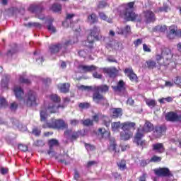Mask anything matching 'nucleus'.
<instances>
[{
    "instance_id": "f257e3e1",
    "label": "nucleus",
    "mask_w": 181,
    "mask_h": 181,
    "mask_svg": "<svg viewBox=\"0 0 181 181\" xmlns=\"http://www.w3.org/2000/svg\"><path fill=\"white\" fill-rule=\"evenodd\" d=\"M135 3L130 2L126 6V11L124 13V18L126 21H136L137 22H141L144 20L146 23H151V22H154L155 14L152 11L146 10L143 12L142 16H138L134 12V5Z\"/></svg>"
},
{
    "instance_id": "f03ea898",
    "label": "nucleus",
    "mask_w": 181,
    "mask_h": 181,
    "mask_svg": "<svg viewBox=\"0 0 181 181\" xmlns=\"http://www.w3.org/2000/svg\"><path fill=\"white\" fill-rule=\"evenodd\" d=\"M49 98L53 103L49 104L45 103L40 112V121L42 122H46L47 121L49 112L50 114H54V112H57L59 108H64L63 106H60L58 104V103H60V98L57 95L52 94L49 96Z\"/></svg>"
},
{
    "instance_id": "7ed1b4c3",
    "label": "nucleus",
    "mask_w": 181,
    "mask_h": 181,
    "mask_svg": "<svg viewBox=\"0 0 181 181\" xmlns=\"http://www.w3.org/2000/svg\"><path fill=\"white\" fill-rule=\"evenodd\" d=\"M13 91L17 100H18L21 103L25 104L27 107H33L35 105H37V94L36 92L30 90L23 99L25 92H23V89H22L21 86L16 85L13 89Z\"/></svg>"
},
{
    "instance_id": "20e7f679",
    "label": "nucleus",
    "mask_w": 181,
    "mask_h": 181,
    "mask_svg": "<svg viewBox=\"0 0 181 181\" xmlns=\"http://www.w3.org/2000/svg\"><path fill=\"white\" fill-rule=\"evenodd\" d=\"M77 42H78V38L77 37H75L71 40H66L64 42L52 45L49 47V52L51 54H56L57 53H59V52L64 53L69 45H74V43H77Z\"/></svg>"
},
{
    "instance_id": "39448f33",
    "label": "nucleus",
    "mask_w": 181,
    "mask_h": 181,
    "mask_svg": "<svg viewBox=\"0 0 181 181\" xmlns=\"http://www.w3.org/2000/svg\"><path fill=\"white\" fill-rule=\"evenodd\" d=\"M173 57V54H172V50L169 48L164 47L161 50V55L156 54V60L157 63L160 64V60L163 59L164 62L163 63V66H169L172 63V59Z\"/></svg>"
},
{
    "instance_id": "423d86ee",
    "label": "nucleus",
    "mask_w": 181,
    "mask_h": 181,
    "mask_svg": "<svg viewBox=\"0 0 181 181\" xmlns=\"http://www.w3.org/2000/svg\"><path fill=\"white\" fill-rule=\"evenodd\" d=\"M78 89L81 91H98V93H107L109 90V87L107 85H100L99 86H86L84 85L77 86Z\"/></svg>"
},
{
    "instance_id": "0eeeda50",
    "label": "nucleus",
    "mask_w": 181,
    "mask_h": 181,
    "mask_svg": "<svg viewBox=\"0 0 181 181\" xmlns=\"http://www.w3.org/2000/svg\"><path fill=\"white\" fill-rule=\"evenodd\" d=\"M43 128H66L67 125L64 120L52 119L51 122L44 124Z\"/></svg>"
},
{
    "instance_id": "6e6552de",
    "label": "nucleus",
    "mask_w": 181,
    "mask_h": 181,
    "mask_svg": "<svg viewBox=\"0 0 181 181\" xmlns=\"http://www.w3.org/2000/svg\"><path fill=\"white\" fill-rule=\"evenodd\" d=\"M142 138H144V133L141 132V129H138L134 137V142L142 148H146V146H148V142L145 140H142Z\"/></svg>"
},
{
    "instance_id": "1a4fd4ad",
    "label": "nucleus",
    "mask_w": 181,
    "mask_h": 181,
    "mask_svg": "<svg viewBox=\"0 0 181 181\" xmlns=\"http://www.w3.org/2000/svg\"><path fill=\"white\" fill-rule=\"evenodd\" d=\"M166 121H170L171 122H175L176 121L181 122V115H177L175 112H170L165 115Z\"/></svg>"
},
{
    "instance_id": "9d476101",
    "label": "nucleus",
    "mask_w": 181,
    "mask_h": 181,
    "mask_svg": "<svg viewBox=\"0 0 181 181\" xmlns=\"http://www.w3.org/2000/svg\"><path fill=\"white\" fill-rule=\"evenodd\" d=\"M136 125L135 122H126L121 124L122 131H127L128 132H132V129L135 131Z\"/></svg>"
},
{
    "instance_id": "9b49d317",
    "label": "nucleus",
    "mask_w": 181,
    "mask_h": 181,
    "mask_svg": "<svg viewBox=\"0 0 181 181\" xmlns=\"http://www.w3.org/2000/svg\"><path fill=\"white\" fill-rule=\"evenodd\" d=\"M48 145L49 146V150L47 151V153L49 156H54L56 155V152L53 151L54 146H57L59 145V141L55 139H52L49 140Z\"/></svg>"
},
{
    "instance_id": "f8f14e48",
    "label": "nucleus",
    "mask_w": 181,
    "mask_h": 181,
    "mask_svg": "<svg viewBox=\"0 0 181 181\" xmlns=\"http://www.w3.org/2000/svg\"><path fill=\"white\" fill-rule=\"evenodd\" d=\"M98 69V67H97V66H95L94 65H90V66L80 65L78 66V69L82 73H90L91 71H97Z\"/></svg>"
},
{
    "instance_id": "ddd939ff",
    "label": "nucleus",
    "mask_w": 181,
    "mask_h": 181,
    "mask_svg": "<svg viewBox=\"0 0 181 181\" xmlns=\"http://www.w3.org/2000/svg\"><path fill=\"white\" fill-rule=\"evenodd\" d=\"M78 132H73L71 129H67L64 132L65 138H67V139H71V141L77 139V138H78Z\"/></svg>"
},
{
    "instance_id": "4468645a",
    "label": "nucleus",
    "mask_w": 181,
    "mask_h": 181,
    "mask_svg": "<svg viewBox=\"0 0 181 181\" xmlns=\"http://www.w3.org/2000/svg\"><path fill=\"white\" fill-rule=\"evenodd\" d=\"M124 73L126 76L129 77L131 81H136V80H138V76H136V74L134 73L132 68H126L124 69Z\"/></svg>"
},
{
    "instance_id": "2eb2a0df",
    "label": "nucleus",
    "mask_w": 181,
    "mask_h": 181,
    "mask_svg": "<svg viewBox=\"0 0 181 181\" xmlns=\"http://www.w3.org/2000/svg\"><path fill=\"white\" fill-rule=\"evenodd\" d=\"M139 129H141V134L144 135V134L153 131V124L149 122H146L143 128L139 127Z\"/></svg>"
},
{
    "instance_id": "dca6fc26",
    "label": "nucleus",
    "mask_w": 181,
    "mask_h": 181,
    "mask_svg": "<svg viewBox=\"0 0 181 181\" xmlns=\"http://www.w3.org/2000/svg\"><path fill=\"white\" fill-rule=\"evenodd\" d=\"M154 172L157 176L168 177L171 175L170 170L168 168H158L155 170Z\"/></svg>"
},
{
    "instance_id": "f3484780",
    "label": "nucleus",
    "mask_w": 181,
    "mask_h": 181,
    "mask_svg": "<svg viewBox=\"0 0 181 181\" xmlns=\"http://www.w3.org/2000/svg\"><path fill=\"white\" fill-rule=\"evenodd\" d=\"M93 100L96 104H100L102 101L107 103V100L98 91H95L93 95Z\"/></svg>"
},
{
    "instance_id": "a211bd4d",
    "label": "nucleus",
    "mask_w": 181,
    "mask_h": 181,
    "mask_svg": "<svg viewBox=\"0 0 181 181\" xmlns=\"http://www.w3.org/2000/svg\"><path fill=\"white\" fill-rule=\"evenodd\" d=\"M175 36H179V32L177 30V27L175 25H171L170 27V32L168 34V39H175Z\"/></svg>"
},
{
    "instance_id": "6ab92c4d",
    "label": "nucleus",
    "mask_w": 181,
    "mask_h": 181,
    "mask_svg": "<svg viewBox=\"0 0 181 181\" xmlns=\"http://www.w3.org/2000/svg\"><path fill=\"white\" fill-rule=\"evenodd\" d=\"M165 132H166V127L165 126L158 127L156 128L153 135L156 138H160L162 135L165 134Z\"/></svg>"
},
{
    "instance_id": "aec40b11",
    "label": "nucleus",
    "mask_w": 181,
    "mask_h": 181,
    "mask_svg": "<svg viewBox=\"0 0 181 181\" xmlns=\"http://www.w3.org/2000/svg\"><path fill=\"white\" fill-rule=\"evenodd\" d=\"M55 159H58L59 162H62V163H65V165H69L71 161V158L69 157L68 154H64L63 156H54Z\"/></svg>"
},
{
    "instance_id": "412c9836",
    "label": "nucleus",
    "mask_w": 181,
    "mask_h": 181,
    "mask_svg": "<svg viewBox=\"0 0 181 181\" xmlns=\"http://www.w3.org/2000/svg\"><path fill=\"white\" fill-rule=\"evenodd\" d=\"M110 114L112 118H119L122 117V108H112L110 110Z\"/></svg>"
},
{
    "instance_id": "4be33fe9",
    "label": "nucleus",
    "mask_w": 181,
    "mask_h": 181,
    "mask_svg": "<svg viewBox=\"0 0 181 181\" xmlns=\"http://www.w3.org/2000/svg\"><path fill=\"white\" fill-rule=\"evenodd\" d=\"M153 150L157 153H163L165 152V147L162 143H156L153 144Z\"/></svg>"
},
{
    "instance_id": "5701e85b",
    "label": "nucleus",
    "mask_w": 181,
    "mask_h": 181,
    "mask_svg": "<svg viewBox=\"0 0 181 181\" xmlns=\"http://www.w3.org/2000/svg\"><path fill=\"white\" fill-rule=\"evenodd\" d=\"M9 78H11V76L9 75H4L2 77L1 81V86L2 90H8V83H9Z\"/></svg>"
},
{
    "instance_id": "b1692460",
    "label": "nucleus",
    "mask_w": 181,
    "mask_h": 181,
    "mask_svg": "<svg viewBox=\"0 0 181 181\" xmlns=\"http://www.w3.org/2000/svg\"><path fill=\"white\" fill-rule=\"evenodd\" d=\"M100 32H101V30L100 27L97 26L93 27V28L90 30V34L95 37V40H100Z\"/></svg>"
},
{
    "instance_id": "393cba45",
    "label": "nucleus",
    "mask_w": 181,
    "mask_h": 181,
    "mask_svg": "<svg viewBox=\"0 0 181 181\" xmlns=\"http://www.w3.org/2000/svg\"><path fill=\"white\" fill-rule=\"evenodd\" d=\"M134 133L132 132L123 131L120 133V138L123 141H128V139L132 138Z\"/></svg>"
},
{
    "instance_id": "a878e982",
    "label": "nucleus",
    "mask_w": 181,
    "mask_h": 181,
    "mask_svg": "<svg viewBox=\"0 0 181 181\" xmlns=\"http://www.w3.org/2000/svg\"><path fill=\"white\" fill-rule=\"evenodd\" d=\"M58 89L61 93H69V90H70V83H59L58 85Z\"/></svg>"
},
{
    "instance_id": "bb28decb",
    "label": "nucleus",
    "mask_w": 181,
    "mask_h": 181,
    "mask_svg": "<svg viewBox=\"0 0 181 181\" xmlns=\"http://www.w3.org/2000/svg\"><path fill=\"white\" fill-rule=\"evenodd\" d=\"M115 91H124L125 90V83L121 80L117 83V86H112Z\"/></svg>"
},
{
    "instance_id": "cd10ccee",
    "label": "nucleus",
    "mask_w": 181,
    "mask_h": 181,
    "mask_svg": "<svg viewBox=\"0 0 181 181\" xmlns=\"http://www.w3.org/2000/svg\"><path fill=\"white\" fill-rule=\"evenodd\" d=\"M26 77V73H23L21 75H19L18 78H17L18 83H23L25 84H30V81Z\"/></svg>"
},
{
    "instance_id": "c85d7f7f",
    "label": "nucleus",
    "mask_w": 181,
    "mask_h": 181,
    "mask_svg": "<svg viewBox=\"0 0 181 181\" xmlns=\"http://www.w3.org/2000/svg\"><path fill=\"white\" fill-rule=\"evenodd\" d=\"M116 32L118 33V35H127V33H130L131 27L129 25H127L123 29L117 28Z\"/></svg>"
},
{
    "instance_id": "c756f323",
    "label": "nucleus",
    "mask_w": 181,
    "mask_h": 181,
    "mask_svg": "<svg viewBox=\"0 0 181 181\" xmlns=\"http://www.w3.org/2000/svg\"><path fill=\"white\" fill-rule=\"evenodd\" d=\"M106 71L110 77H115L118 74V69L115 67L109 68Z\"/></svg>"
},
{
    "instance_id": "7c9ffc66",
    "label": "nucleus",
    "mask_w": 181,
    "mask_h": 181,
    "mask_svg": "<svg viewBox=\"0 0 181 181\" xmlns=\"http://www.w3.org/2000/svg\"><path fill=\"white\" fill-rule=\"evenodd\" d=\"M112 131L113 132H118L119 131V128H122L121 122H115L111 124Z\"/></svg>"
},
{
    "instance_id": "2f4dec72",
    "label": "nucleus",
    "mask_w": 181,
    "mask_h": 181,
    "mask_svg": "<svg viewBox=\"0 0 181 181\" xmlns=\"http://www.w3.org/2000/svg\"><path fill=\"white\" fill-rule=\"evenodd\" d=\"M98 131L102 136V138H110V133L109 131H107L105 129L103 128H100Z\"/></svg>"
},
{
    "instance_id": "473e14b6",
    "label": "nucleus",
    "mask_w": 181,
    "mask_h": 181,
    "mask_svg": "<svg viewBox=\"0 0 181 181\" xmlns=\"http://www.w3.org/2000/svg\"><path fill=\"white\" fill-rule=\"evenodd\" d=\"M88 22L89 23H95L98 22V17L95 13H92L88 17Z\"/></svg>"
},
{
    "instance_id": "72a5a7b5",
    "label": "nucleus",
    "mask_w": 181,
    "mask_h": 181,
    "mask_svg": "<svg viewBox=\"0 0 181 181\" xmlns=\"http://www.w3.org/2000/svg\"><path fill=\"white\" fill-rule=\"evenodd\" d=\"M94 40H95V37L93 36V35H89L87 39V46L88 47H93V43H94Z\"/></svg>"
},
{
    "instance_id": "f704fd0d",
    "label": "nucleus",
    "mask_w": 181,
    "mask_h": 181,
    "mask_svg": "<svg viewBox=\"0 0 181 181\" xmlns=\"http://www.w3.org/2000/svg\"><path fill=\"white\" fill-rule=\"evenodd\" d=\"M99 18L103 21H106V22H108L109 23H111L112 22V19L108 18L105 13L103 12L99 13Z\"/></svg>"
},
{
    "instance_id": "c9c22d12",
    "label": "nucleus",
    "mask_w": 181,
    "mask_h": 181,
    "mask_svg": "<svg viewBox=\"0 0 181 181\" xmlns=\"http://www.w3.org/2000/svg\"><path fill=\"white\" fill-rule=\"evenodd\" d=\"M146 64L148 69H155V67H157L156 62L152 59H149L148 61H146Z\"/></svg>"
},
{
    "instance_id": "e433bc0d",
    "label": "nucleus",
    "mask_w": 181,
    "mask_h": 181,
    "mask_svg": "<svg viewBox=\"0 0 181 181\" xmlns=\"http://www.w3.org/2000/svg\"><path fill=\"white\" fill-rule=\"evenodd\" d=\"M146 103L150 108H153V107H155V105H156V101H155V100H152V99L146 100Z\"/></svg>"
},
{
    "instance_id": "4c0bfd02",
    "label": "nucleus",
    "mask_w": 181,
    "mask_h": 181,
    "mask_svg": "<svg viewBox=\"0 0 181 181\" xmlns=\"http://www.w3.org/2000/svg\"><path fill=\"white\" fill-rule=\"evenodd\" d=\"M27 26H29V28H36L37 29H40V28H42V24L39 23H28Z\"/></svg>"
},
{
    "instance_id": "58836bf2",
    "label": "nucleus",
    "mask_w": 181,
    "mask_h": 181,
    "mask_svg": "<svg viewBox=\"0 0 181 181\" xmlns=\"http://www.w3.org/2000/svg\"><path fill=\"white\" fill-rule=\"evenodd\" d=\"M52 9L54 12H60V11H62V5L54 4H53Z\"/></svg>"
},
{
    "instance_id": "ea45409f",
    "label": "nucleus",
    "mask_w": 181,
    "mask_h": 181,
    "mask_svg": "<svg viewBox=\"0 0 181 181\" xmlns=\"http://www.w3.org/2000/svg\"><path fill=\"white\" fill-rule=\"evenodd\" d=\"M117 165H118L119 169H121V170H124V169H125V168H127V164L125 163V160H122L121 161L117 163Z\"/></svg>"
},
{
    "instance_id": "a19ab883",
    "label": "nucleus",
    "mask_w": 181,
    "mask_h": 181,
    "mask_svg": "<svg viewBox=\"0 0 181 181\" xmlns=\"http://www.w3.org/2000/svg\"><path fill=\"white\" fill-rule=\"evenodd\" d=\"M117 144H115V139H112V141L110 144V146L109 147L110 151H114L115 152H117Z\"/></svg>"
},
{
    "instance_id": "79ce46f5",
    "label": "nucleus",
    "mask_w": 181,
    "mask_h": 181,
    "mask_svg": "<svg viewBox=\"0 0 181 181\" xmlns=\"http://www.w3.org/2000/svg\"><path fill=\"white\" fill-rule=\"evenodd\" d=\"M154 29L157 32H165L166 30V25H158Z\"/></svg>"
},
{
    "instance_id": "37998d69",
    "label": "nucleus",
    "mask_w": 181,
    "mask_h": 181,
    "mask_svg": "<svg viewBox=\"0 0 181 181\" xmlns=\"http://www.w3.org/2000/svg\"><path fill=\"white\" fill-rule=\"evenodd\" d=\"M110 46L112 49H114L115 50H118V49H119V42H113L110 44Z\"/></svg>"
},
{
    "instance_id": "c03bdc74",
    "label": "nucleus",
    "mask_w": 181,
    "mask_h": 181,
    "mask_svg": "<svg viewBox=\"0 0 181 181\" xmlns=\"http://www.w3.org/2000/svg\"><path fill=\"white\" fill-rule=\"evenodd\" d=\"M174 84L177 86H181V78L180 76H177L173 79Z\"/></svg>"
},
{
    "instance_id": "a18cd8bd",
    "label": "nucleus",
    "mask_w": 181,
    "mask_h": 181,
    "mask_svg": "<svg viewBox=\"0 0 181 181\" xmlns=\"http://www.w3.org/2000/svg\"><path fill=\"white\" fill-rule=\"evenodd\" d=\"M18 149L20 151H22L23 152H26V151H28V146L23 145V144H19Z\"/></svg>"
},
{
    "instance_id": "49530a36",
    "label": "nucleus",
    "mask_w": 181,
    "mask_h": 181,
    "mask_svg": "<svg viewBox=\"0 0 181 181\" xmlns=\"http://www.w3.org/2000/svg\"><path fill=\"white\" fill-rule=\"evenodd\" d=\"M47 29L52 33H56V28H54V26H53V24H49L47 26Z\"/></svg>"
},
{
    "instance_id": "de8ad7c7",
    "label": "nucleus",
    "mask_w": 181,
    "mask_h": 181,
    "mask_svg": "<svg viewBox=\"0 0 181 181\" xmlns=\"http://www.w3.org/2000/svg\"><path fill=\"white\" fill-rule=\"evenodd\" d=\"M107 2L105 1H100L98 5V8H99V9H103V8H105V6H107Z\"/></svg>"
},
{
    "instance_id": "09e8293b",
    "label": "nucleus",
    "mask_w": 181,
    "mask_h": 181,
    "mask_svg": "<svg viewBox=\"0 0 181 181\" xmlns=\"http://www.w3.org/2000/svg\"><path fill=\"white\" fill-rule=\"evenodd\" d=\"M160 160H162V158L160 157L154 156L151 158V159L150 160V162H160Z\"/></svg>"
},
{
    "instance_id": "8fccbe9b",
    "label": "nucleus",
    "mask_w": 181,
    "mask_h": 181,
    "mask_svg": "<svg viewBox=\"0 0 181 181\" xmlns=\"http://www.w3.org/2000/svg\"><path fill=\"white\" fill-rule=\"evenodd\" d=\"M85 147L87 149V151H94V149H95V146L90 144H86Z\"/></svg>"
},
{
    "instance_id": "3c124183",
    "label": "nucleus",
    "mask_w": 181,
    "mask_h": 181,
    "mask_svg": "<svg viewBox=\"0 0 181 181\" xmlns=\"http://www.w3.org/2000/svg\"><path fill=\"white\" fill-rule=\"evenodd\" d=\"M80 122L76 119H73L70 120V124L72 127H76V125H78Z\"/></svg>"
},
{
    "instance_id": "603ef678",
    "label": "nucleus",
    "mask_w": 181,
    "mask_h": 181,
    "mask_svg": "<svg viewBox=\"0 0 181 181\" xmlns=\"http://www.w3.org/2000/svg\"><path fill=\"white\" fill-rule=\"evenodd\" d=\"M107 62H110V63H117V59H115V58L111 56L108 57L107 58Z\"/></svg>"
},
{
    "instance_id": "864d4df0",
    "label": "nucleus",
    "mask_w": 181,
    "mask_h": 181,
    "mask_svg": "<svg viewBox=\"0 0 181 181\" xmlns=\"http://www.w3.org/2000/svg\"><path fill=\"white\" fill-rule=\"evenodd\" d=\"M6 105V100L5 98H0V107H5Z\"/></svg>"
},
{
    "instance_id": "5fc2aeb1",
    "label": "nucleus",
    "mask_w": 181,
    "mask_h": 181,
    "mask_svg": "<svg viewBox=\"0 0 181 181\" xmlns=\"http://www.w3.org/2000/svg\"><path fill=\"white\" fill-rule=\"evenodd\" d=\"M143 50L144 52H151V47L148 46L146 44L143 45Z\"/></svg>"
},
{
    "instance_id": "6e6d98bb",
    "label": "nucleus",
    "mask_w": 181,
    "mask_h": 181,
    "mask_svg": "<svg viewBox=\"0 0 181 181\" xmlns=\"http://www.w3.org/2000/svg\"><path fill=\"white\" fill-rule=\"evenodd\" d=\"M50 83H52V79L49 78L43 79V83L45 84V86H49Z\"/></svg>"
},
{
    "instance_id": "4d7b16f0",
    "label": "nucleus",
    "mask_w": 181,
    "mask_h": 181,
    "mask_svg": "<svg viewBox=\"0 0 181 181\" xmlns=\"http://www.w3.org/2000/svg\"><path fill=\"white\" fill-rule=\"evenodd\" d=\"M83 125H93V120H90L89 119H87L83 121Z\"/></svg>"
},
{
    "instance_id": "13d9d810",
    "label": "nucleus",
    "mask_w": 181,
    "mask_h": 181,
    "mask_svg": "<svg viewBox=\"0 0 181 181\" xmlns=\"http://www.w3.org/2000/svg\"><path fill=\"white\" fill-rule=\"evenodd\" d=\"M175 83L172 81H165L164 87H173Z\"/></svg>"
},
{
    "instance_id": "bf43d9fd",
    "label": "nucleus",
    "mask_w": 181,
    "mask_h": 181,
    "mask_svg": "<svg viewBox=\"0 0 181 181\" xmlns=\"http://www.w3.org/2000/svg\"><path fill=\"white\" fill-rule=\"evenodd\" d=\"M35 145L37 146H43V145H45V142H43L42 140H37L35 142Z\"/></svg>"
},
{
    "instance_id": "052dcab7",
    "label": "nucleus",
    "mask_w": 181,
    "mask_h": 181,
    "mask_svg": "<svg viewBox=\"0 0 181 181\" xmlns=\"http://www.w3.org/2000/svg\"><path fill=\"white\" fill-rule=\"evenodd\" d=\"M107 119L108 117H107L106 116H103L104 125H105V127H110V121H107Z\"/></svg>"
},
{
    "instance_id": "680f3d73",
    "label": "nucleus",
    "mask_w": 181,
    "mask_h": 181,
    "mask_svg": "<svg viewBox=\"0 0 181 181\" xmlns=\"http://www.w3.org/2000/svg\"><path fill=\"white\" fill-rule=\"evenodd\" d=\"M134 44L136 47L139 46V45H142V39H137L134 41Z\"/></svg>"
},
{
    "instance_id": "e2e57ef3",
    "label": "nucleus",
    "mask_w": 181,
    "mask_h": 181,
    "mask_svg": "<svg viewBox=\"0 0 181 181\" xmlns=\"http://www.w3.org/2000/svg\"><path fill=\"white\" fill-rule=\"evenodd\" d=\"M79 107H80V108H88V107H90V104H88V103H80Z\"/></svg>"
},
{
    "instance_id": "0e129e2a",
    "label": "nucleus",
    "mask_w": 181,
    "mask_h": 181,
    "mask_svg": "<svg viewBox=\"0 0 181 181\" xmlns=\"http://www.w3.org/2000/svg\"><path fill=\"white\" fill-rule=\"evenodd\" d=\"M10 108L13 111L15 110L16 108H18V104H16V103H15V102L11 103V105L10 106Z\"/></svg>"
},
{
    "instance_id": "69168bd1",
    "label": "nucleus",
    "mask_w": 181,
    "mask_h": 181,
    "mask_svg": "<svg viewBox=\"0 0 181 181\" xmlns=\"http://www.w3.org/2000/svg\"><path fill=\"white\" fill-rule=\"evenodd\" d=\"M33 134L34 135H35L36 136H39V135H40V131L38 130L37 129H34L33 130Z\"/></svg>"
},
{
    "instance_id": "338daca9",
    "label": "nucleus",
    "mask_w": 181,
    "mask_h": 181,
    "mask_svg": "<svg viewBox=\"0 0 181 181\" xmlns=\"http://www.w3.org/2000/svg\"><path fill=\"white\" fill-rule=\"evenodd\" d=\"M93 77H94V78H101L103 76L97 72H95L93 74Z\"/></svg>"
},
{
    "instance_id": "774afa93",
    "label": "nucleus",
    "mask_w": 181,
    "mask_h": 181,
    "mask_svg": "<svg viewBox=\"0 0 181 181\" xmlns=\"http://www.w3.org/2000/svg\"><path fill=\"white\" fill-rule=\"evenodd\" d=\"M139 181H146V174H143L140 177Z\"/></svg>"
}]
</instances>
